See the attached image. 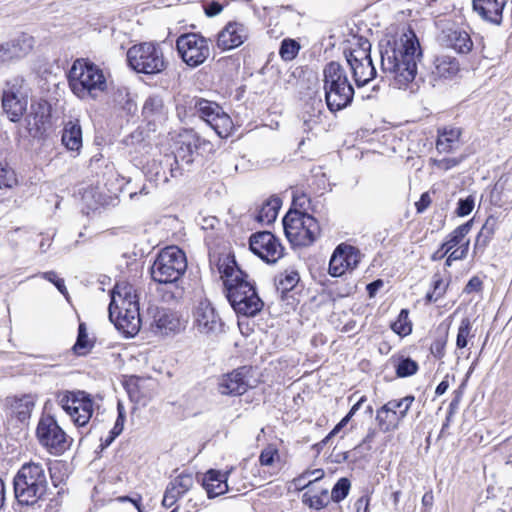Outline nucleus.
<instances>
[{
  "label": "nucleus",
  "instance_id": "6e6552de",
  "mask_svg": "<svg viewBox=\"0 0 512 512\" xmlns=\"http://www.w3.org/2000/svg\"><path fill=\"white\" fill-rule=\"evenodd\" d=\"M127 60L129 66L138 73L158 74L166 67L160 46L148 42L129 48Z\"/></svg>",
  "mask_w": 512,
  "mask_h": 512
},
{
  "label": "nucleus",
  "instance_id": "58836bf2",
  "mask_svg": "<svg viewBox=\"0 0 512 512\" xmlns=\"http://www.w3.org/2000/svg\"><path fill=\"white\" fill-rule=\"evenodd\" d=\"M497 228V219L490 216L486 219L476 239V246H485Z\"/></svg>",
  "mask_w": 512,
  "mask_h": 512
},
{
  "label": "nucleus",
  "instance_id": "7c9ffc66",
  "mask_svg": "<svg viewBox=\"0 0 512 512\" xmlns=\"http://www.w3.org/2000/svg\"><path fill=\"white\" fill-rule=\"evenodd\" d=\"M62 143L70 151H79L82 147V129L78 122L68 121L63 129Z\"/></svg>",
  "mask_w": 512,
  "mask_h": 512
},
{
  "label": "nucleus",
  "instance_id": "052dcab7",
  "mask_svg": "<svg viewBox=\"0 0 512 512\" xmlns=\"http://www.w3.org/2000/svg\"><path fill=\"white\" fill-rule=\"evenodd\" d=\"M222 10H223V6L219 2H216V1H212V2L206 3L204 5L205 14L208 17L217 16L218 14H220L222 12Z\"/></svg>",
  "mask_w": 512,
  "mask_h": 512
},
{
  "label": "nucleus",
  "instance_id": "f8f14e48",
  "mask_svg": "<svg viewBox=\"0 0 512 512\" xmlns=\"http://www.w3.org/2000/svg\"><path fill=\"white\" fill-rule=\"evenodd\" d=\"M177 51L189 67L203 64L210 56L209 40L199 33H185L176 40Z\"/></svg>",
  "mask_w": 512,
  "mask_h": 512
},
{
  "label": "nucleus",
  "instance_id": "5fc2aeb1",
  "mask_svg": "<svg viewBox=\"0 0 512 512\" xmlns=\"http://www.w3.org/2000/svg\"><path fill=\"white\" fill-rule=\"evenodd\" d=\"M117 412L118 416L115 421L114 427L110 430V434H113L114 436H119L124 428L126 413L125 408L121 402H118L117 404Z\"/></svg>",
  "mask_w": 512,
  "mask_h": 512
},
{
  "label": "nucleus",
  "instance_id": "cd10ccee",
  "mask_svg": "<svg viewBox=\"0 0 512 512\" xmlns=\"http://www.w3.org/2000/svg\"><path fill=\"white\" fill-rule=\"evenodd\" d=\"M227 473L222 474L217 470H209L203 477V487L209 498L224 494L228 490Z\"/></svg>",
  "mask_w": 512,
  "mask_h": 512
},
{
  "label": "nucleus",
  "instance_id": "0e129e2a",
  "mask_svg": "<svg viewBox=\"0 0 512 512\" xmlns=\"http://www.w3.org/2000/svg\"><path fill=\"white\" fill-rule=\"evenodd\" d=\"M482 287V281L478 277H472L465 286L464 291L466 293H472L479 291Z\"/></svg>",
  "mask_w": 512,
  "mask_h": 512
},
{
  "label": "nucleus",
  "instance_id": "393cba45",
  "mask_svg": "<svg viewBox=\"0 0 512 512\" xmlns=\"http://www.w3.org/2000/svg\"><path fill=\"white\" fill-rule=\"evenodd\" d=\"M507 0H473V9L482 19L500 25Z\"/></svg>",
  "mask_w": 512,
  "mask_h": 512
},
{
  "label": "nucleus",
  "instance_id": "a19ab883",
  "mask_svg": "<svg viewBox=\"0 0 512 512\" xmlns=\"http://www.w3.org/2000/svg\"><path fill=\"white\" fill-rule=\"evenodd\" d=\"M299 50V43L294 39L287 38L281 42L279 55L284 61H291L298 55Z\"/></svg>",
  "mask_w": 512,
  "mask_h": 512
},
{
  "label": "nucleus",
  "instance_id": "4c0bfd02",
  "mask_svg": "<svg viewBox=\"0 0 512 512\" xmlns=\"http://www.w3.org/2000/svg\"><path fill=\"white\" fill-rule=\"evenodd\" d=\"M94 342L89 339L85 323H80L78 327V336L76 343L73 346V350L77 355L87 354L92 347Z\"/></svg>",
  "mask_w": 512,
  "mask_h": 512
},
{
  "label": "nucleus",
  "instance_id": "412c9836",
  "mask_svg": "<svg viewBox=\"0 0 512 512\" xmlns=\"http://www.w3.org/2000/svg\"><path fill=\"white\" fill-rule=\"evenodd\" d=\"M201 138L193 132L181 136L179 145L174 155H165V164H191L194 161V154L199 148Z\"/></svg>",
  "mask_w": 512,
  "mask_h": 512
},
{
  "label": "nucleus",
  "instance_id": "f704fd0d",
  "mask_svg": "<svg viewBox=\"0 0 512 512\" xmlns=\"http://www.w3.org/2000/svg\"><path fill=\"white\" fill-rule=\"evenodd\" d=\"M281 207V200L278 197H271L260 208L256 219L263 224H270L275 221Z\"/></svg>",
  "mask_w": 512,
  "mask_h": 512
},
{
  "label": "nucleus",
  "instance_id": "5701e85b",
  "mask_svg": "<svg viewBox=\"0 0 512 512\" xmlns=\"http://www.w3.org/2000/svg\"><path fill=\"white\" fill-rule=\"evenodd\" d=\"M439 42L442 46L451 48L458 53H468L473 47L470 35L455 27L443 29L439 36Z\"/></svg>",
  "mask_w": 512,
  "mask_h": 512
},
{
  "label": "nucleus",
  "instance_id": "3c124183",
  "mask_svg": "<svg viewBox=\"0 0 512 512\" xmlns=\"http://www.w3.org/2000/svg\"><path fill=\"white\" fill-rule=\"evenodd\" d=\"M17 184V178L14 171L10 168H0V189L12 188Z\"/></svg>",
  "mask_w": 512,
  "mask_h": 512
},
{
  "label": "nucleus",
  "instance_id": "a878e982",
  "mask_svg": "<svg viewBox=\"0 0 512 512\" xmlns=\"http://www.w3.org/2000/svg\"><path fill=\"white\" fill-rule=\"evenodd\" d=\"M180 320L176 313L161 308L156 309L153 314V320L150 324L151 329L161 335H167L180 329Z\"/></svg>",
  "mask_w": 512,
  "mask_h": 512
},
{
  "label": "nucleus",
  "instance_id": "ddd939ff",
  "mask_svg": "<svg viewBox=\"0 0 512 512\" xmlns=\"http://www.w3.org/2000/svg\"><path fill=\"white\" fill-rule=\"evenodd\" d=\"M194 106L199 116L216 132L219 137L226 138L229 136L233 129V122L221 106L206 99L196 100Z\"/></svg>",
  "mask_w": 512,
  "mask_h": 512
},
{
  "label": "nucleus",
  "instance_id": "338daca9",
  "mask_svg": "<svg viewBox=\"0 0 512 512\" xmlns=\"http://www.w3.org/2000/svg\"><path fill=\"white\" fill-rule=\"evenodd\" d=\"M355 507H356V512H361V511L368 512L369 498L365 497V496L360 497L356 501Z\"/></svg>",
  "mask_w": 512,
  "mask_h": 512
},
{
  "label": "nucleus",
  "instance_id": "f03ea898",
  "mask_svg": "<svg viewBox=\"0 0 512 512\" xmlns=\"http://www.w3.org/2000/svg\"><path fill=\"white\" fill-rule=\"evenodd\" d=\"M218 270L224 281L227 299L235 312L246 317L257 315L264 303L254 285L248 281V275L237 266L234 257L220 258Z\"/></svg>",
  "mask_w": 512,
  "mask_h": 512
},
{
  "label": "nucleus",
  "instance_id": "c85d7f7f",
  "mask_svg": "<svg viewBox=\"0 0 512 512\" xmlns=\"http://www.w3.org/2000/svg\"><path fill=\"white\" fill-rule=\"evenodd\" d=\"M49 109L46 102L32 103L30 111L26 116L27 129L31 134H36L43 129L48 121Z\"/></svg>",
  "mask_w": 512,
  "mask_h": 512
},
{
  "label": "nucleus",
  "instance_id": "9b49d317",
  "mask_svg": "<svg viewBox=\"0 0 512 512\" xmlns=\"http://www.w3.org/2000/svg\"><path fill=\"white\" fill-rule=\"evenodd\" d=\"M57 402L77 426L86 425L92 417L93 401L84 391L61 392Z\"/></svg>",
  "mask_w": 512,
  "mask_h": 512
},
{
  "label": "nucleus",
  "instance_id": "1a4fd4ad",
  "mask_svg": "<svg viewBox=\"0 0 512 512\" xmlns=\"http://www.w3.org/2000/svg\"><path fill=\"white\" fill-rule=\"evenodd\" d=\"M371 43L360 38L356 47L345 52L347 63L357 87H364L376 77L371 58Z\"/></svg>",
  "mask_w": 512,
  "mask_h": 512
},
{
  "label": "nucleus",
  "instance_id": "e2e57ef3",
  "mask_svg": "<svg viewBox=\"0 0 512 512\" xmlns=\"http://www.w3.org/2000/svg\"><path fill=\"white\" fill-rule=\"evenodd\" d=\"M180 163L181 162H178V165L177 164H170V165H166L165 164V158L159 163V166H164V168L166 169V171L168 172L169 176L172 177V178H175L179 175H181V168H180Z\"/></svg>",
  "mask_w": 512,
  "mask_h": 512
},
{
  "label": "nucleus",
  "instance_id": "0eeeda50",
  "mask_svg": "<svg viewBox=\"0 0 512 512\" xmlns=\"http://www.w3.org/2000/svg\"><path fill=\"white\" fill-rule=\"evenodd\" d=\"M283 228L289 242L296 246H309L320 235L317 220L309 214L290 210L283 218Z\"/></svg>",
  "mask_w": 512,
  "mask_h": 512
},
{
  "label": "nucleus",
  "instance_id": "603ef678",
  "mask_svg": "<svg viewBox=\"0 0 512 512\" xmlns=\"http://www.w3.org/2000/svg\"><path fill=\"white\" fill-rule=\"evenodd\" d=\"M112 99L116 105L122 108H126V106L130 105L131 102L128 88L118 87L117 89H115L112 94Z\"/></svg>",
  "mask_w": 512,
  "mask_h": 512
},
{
  "label": "nucleus",
  "instance_id": "c9c22d12",
  "mask_svg": "<svg viewBox=\"0 0 512 512\" xmlns=\"http://www.w3.org/2000/svg\"><path fill=\"white\" fill-rule=\"evenodd\" d=\"M299 274L295 270L285 271L279 274L275 279V286L278 292L283 296L291 291L299 282Z\"/></svg>",
  "mask_w": 512,
  "mask_h": 512
},
{
  "label": "nucleus",
  "instance_id": "72a5a7b5",
  "mask_svg": "<svg viewBox=\"0 0 512 512\" xmlns=\"http://www.w3.org/2000/svg\"><path fill=\"white\" fill-rule=\"evenodd\" d=\"M460 130L457 128L444 129L438 136L436 149L439 153H449L459 144Z\"/></svg>",
  "mask_w": 512,
  "mask_h": 512
},
{
  "label": "nucleus",
  "instance_id": "de8ad7c7",
  "mask_svg": "<svg viewBox=\"0 0 512 512\" xmlns=\"http://www.w3.org/2000/svg\"><path fill=\"white\" fill-rule=\"evenodd\" d=\"M366 400L365 396H362L350 409L348 414L334 427V429L328 434L325 438L324 442H326L329 438L336 435L353 417V415L359 410L362 403Z\"/></svg>",
  "mask_w": 512,
  "mask_h": 512
},
{
  "label": "nucleus",
  "instance_id": "2f4dec72",
  "mask_svg": "<svg viewBox=\"0 0 512 512\" xmlns=\"http://www.w3.org/2000/svg\"><path fill=\"white\" fill-rule=\"evenodd\" d=\"M2 107L12 122H17L21 119L27 108V99L25 96L17 98L14 96L2 97Z\"/></svg>",
  "mask_w": 512,
  "mask_h": 512
},
{
  "label": "nucleus",
  "instance_id": "bb28decb",
  "mask_svg": "<svg viewBox=\"0 0 512 512\" xmlns=\"http://www.w3.org/2000/svg\"><path fill=\"white\" fill-rule=\"evenodd\" d=\"M132 308V310L116 312L112 321L118 330L130 337L136 335L141 326L139 307L133 306Z\"/></svg>",
  "mask_w": 512,
  "mask_h": 512
},
{
  "label": "nucleus",
  "instance_id": "bf43d9fd",
  "mask_svg": "<svg viewBox=\"0 0 512 512\" xmlns=\"http://www.w3.org/2000/svg\"><path fill=\"white\" fill-rule=\"evenodd\" d=\"M153 168L155 169L154 173V181L156 185L165 184L169 181V174L164 168V166H159V164H154Z\"/></svg>",
  "mask_w": 512,
  "mask_h": 512
},
{
  "label": "nucleus",
  "instance_id": "a211bd4d",
  "mask_svg": "<svg viewBox=\"0 0 512 512\" xmlns=\"http://www.w3.org/2000/svg\"><path fill=\"white\" fill-rule=\"evenodd\" d=\"M133 306L139 307L136 290L127 282H118L111 291L108 308L110 320L113 321L116 312L132 310Z\"/></svg>",
  "mask_w": 512,
  "mask_h": 512
},
{
  "label": "nucleus",
  "instance_id": "9d476101",
  "mask_svg": "<svg viewBox=\"0 0 512 512\" xmlns=\"http://www.w3.org/2000/svg\"><path fill=\"white\" fill-rule=\"evenodd\" d=\"M36 436L39 443L53 455H62L73 442V439L59 426L57 420L49 414H43L39 419Z\"/></svg>",
  "mask_w": 512,
  "mask_h": 512
},
{
  "label": "nucleus",
  "instance_id": "c756f323",
  "mask_svg": "<svg viewBox=\"0 0 512 512\" xmlns=\"http://www.w3.org/2000/svg\"><path fill=\"white\" fill-rule=\"evenodd\" d=\"M459 62L456 58L441 55L437 56L434 60V69L431 74L436 79H448L454 77L459 72Z\"/></svg>",
  "mask_w": 512,
  "mask_h": 512
},
{
  "label": "nucleus",
  "instance_id": "7ed1b4c3",
  "mask_svg": "<svg viewBox=\"0 0 512 512\" xmlns=\"http://www.w3.org/2000/svg\"><path fill=\"white\" fill-rule=\"evenodd\" d=\"M48 481L44 466L30 461L21 466L14 477L15 497L21 505H34L47 491Z\"/></svg>",
  "mask_w": 512,
  "mask_h": 512
},
{
  "label": "nucleus",
  "instance_id": "79ce46f5",
  "mask_svg": "<svg viewBox=\"0 0 512 512\" xmlns=\"http://www.w3.org/2000/svg\"><path fill=\"white\" fill-rule=\"evenodd\" d=\"M163 100L159 96H150L146 99L142 113L145 117H153L163 113Z\"/></svg>",
  "mask_w": 512,
  "mask_h": 512
},
{
  "label": "nucleus",
  "instance_id": "774afa93",
  "mask_svg": "<svg viewBox=\"0 0 512 512\" xmlns=\"http://www.w3.org/2000/svg\"><path fill=\"white\" fill-rule=\"evenodd\" d=\"M383 286V281L378 279L367 285V292L370 297H374L377 291Z\"/></svg>",
  "mask_w": 512,
  "mask_h": 512
},
{
  "label": "nucleus",
  "instance_id": "4468645a",
  "mask_svg": "<svg viewBox=\"0 0 512 512\" xmlns=\"http://www.w3.org/2000/svg\"><path fill=\"white\" fill-rule=\"evenodd\" d=\"M413 401L414 396L409 395L401 399L390 400L380 407L376 413L379 428L384 432L397 429L400 421L406 417Z\"/></svg>",
  "mask_w": 512,
  "mask_h": 512
},
{
  "label": "nucleus",
  "instance_id": "6e6d98bb",
  "mask_svg": "<svg viewBox=\"0 0 512 512\" xmlns=\"http://www.w3.org/2000/svg\"><path fill=\"white\" fill-rule=\"evenodd\" d=\"M474 208V198L472 196H468L465 199H460L458 201V206L456 209V213L458 216H467L469 215Z\"/></svg>",
  "mask_w": 512,
  "mask_h": 512
},
{
  "label": "nucleus",
  "instance_id": "f257e3e1",
  "mask_svg": "<svg viewBox=\"0 0 512 512\" xmlns=\"http://www.w3.org/2000/svg\"><path fill=\"white\" fill-rule=\"evenodd\" d=\"M381 71L401 89L411 83L422 58L419 40L413 30L386 35L379 43Z\"/></svg>",
  "mask_w": 512,
  "mask_h": 512
},
{
  "label": "nucleus",
  "instance_id": "473e14b6",
  "mask_svg": "<svg viewBox=\"0 0 512 512\" xmlns=\"http://www.w3.org/2000/svg\"><path fill=\"white\" fill-rule=\"evenodd\" d=\"M472 227V220L458 226L454 231H452L448 239L442 244L441 250L443 253L439 257H443L448 254L455 246L459 245V247L465 243V237L470 232Z\"/></svg>",
  "mask_w": 512,
  "mask_h": 512
},
{
  "label": "nucleus",
  "instance_id": "49530a36",
  "mask_svg": "<svg viewBox=\"0 0 512 512\" xmlns=\"http://www.w3.org/2000/svg\"><path fill=\"white\" fill-rule=\"evenodd\" d=\"M350 490V481L347 478H340L331 491V499L340 502L345 499Z\"/></svg>",
  "mask_w": 512,
  "mask_h": 512
},
{
  "label": "nucleus",
  "instance_id": "6ab92c4d",
  "mask_svg": "<svg viewBox=\"0 0 512 512\" xmlns=\"http://www.w3.org/2000/svg\"><path fill=\"white\" fill-rule=\"evenodd\" d=\"M249 37L248 27L241 22H228L217 34L216 45L223 51L241 46Z\"/></svg>",
  "mask_w": 512,
  "mask_h": 512
},
{
  "label": "nucleus",
  "instance_id": "09e8293b",
  "mask_svg": "<svg viewBox=\"0 0 512 512\" xmlns=\"http://www.w3.org/2000/svg\"><path fill=\"white\" fill-rule=\"evenodd\" d=\"M313 111V114H310L308 112L303 114V130L305 132L312 131L316 126H318L321 123V108H313Z\"/></svg>",
  "mask_w": 512,
  "mask_h": 512
},
{
  "label": "nucleus",
  "instance_id": "f3484780",
  "mask_svg": "<svg viewBox=\"0 0 512 512\" xmlns=\"http://www.w3.org/2000/svg\"><path fill=\"white\" fill-rule=\"evenodd\" d=\"M194 325L202 334H216L221 332L223 322L215 308L208 300L200 301L194 313Z\"/></svg>",
  "mask_w": 512,
  "mask_h": 512
},
{
  "label": "nucleus",
  "instance_id": "37998d69",
  "mask_svg": "<svg viewBox=\"0 0 512 512\" xmlns=\"http://www.w3.org/2000/svg\"><path fill=\"white\" fill-rule=\"evenodd\" d=\"M279 460V450L274 444L267 445L259 455V463L261 466L270 467Z\"/></svg>",
  "mask_w": 512,
  "mask_h": 512
},
{
  "label": "nucleus",
  "instance_id": "c03bdc74",
  "mask_svg": "<svg viewBox=\"0 0 512 512\" xmlns=\"http://www.w3.org/2000/svg\"><path fill=\"white\" fill-rule=\"evenodd\" d=\"M24 79L20 76L13 77L12 79L6 82V87L3 90L2 97H6L8 95L14 96L17 98H21V96H25L23 93Z\"/></svg>",
  "mask_w": 512,
  "mask_h": 512
},
{
  "label": "nucleus",
  "instance_id": "ea45409f",
  "mask_svg": "<svg viewBox=\"0 0 512 512\" xmlns=\"http://www.w3.org/2000/svg\"><path fill=\"white\" fill-rule=\"evenodd\" d=\"M391 329L399 336H407L411 333L412 326L408 320V310L400 311L397 320L391 324Z\"/></svg>",
  "mask_w": 512,
  "mask_h": 512
},
{
  "label": "nucleus",
  "instance_id": "b1692460",
  "mask_svg": "<svg viewBox=\"0 0 512 512\" xmlns=\"http://www.w3.org/2000/svg\"><path fill=\"white\" fill-rule=\"evenodd\" d=\"M193 485V475L190 473H181L168 484L162 501L163 505L166 507L173 506L181 496L193 487Z\"/></svg>",
  "mask_w": 512,
  "mask_h": 512
},
{
  "label": "nucleus",
  "instance_id": "aec40b11",
  "mask_svg": "<svg viewBox=\"0 0 512 512\" xmlns=\"http://www.w3.org/2000/svg\"><path fill=\"white\" fill-rule=\"evenodd\" d=\"M34 38L22 33L17 37L0 44V63H6L27 56L34 47Z\"/></svg>",
  "mask_w": 512,
  "mask_h": 512
},
{
  "label": "nucleus",
  "instance_id": "e433bc0d",
  "mask_svg": "<svg viewBox=\"0 0 512 512\" xmlns=\"http://www.w3.org/2000/svg\"><path fill=\"white\" fill-rule=\"evenodd\" d=\"M475 337L472 331V323L468 317L461 320L457 331L456 347L457 349H464L468 346L469 340Z\"/></svg>",
  "mask_w": 512,
  "mask_h": 512
},
{
  "label": "nucleus",
  "instance_id": "2eb2a0df",
  "mask_svg": "<svg viewBox=\"0 0 512 512\" xmlns=\"http://www.w3.org/2000/svg\"><path fill=\"white\" fill-rule=\"evenodd\" d=\"M249 245L251 251L267 263H275L283 256L284 248L279 240L268 231L253 234L250 237Z\"/></svg>",
  "mask_w": 512,
  "mask_h": 512
},
{
  "label": "nucleus",
  "instance_id": "864d4df0",
  "mask_svg": "<svg viewBox=\"0 0 512 512\" xmlns=\"http://www.w3.org/2000/svg\"><path fill=\"white\" fill-rule=\"evenodd\" d=\"M446 290V285L442 279L436 278L433 280V291L428 292L426 298L429 302H436L441 298Z\"/></svg>",
  "mask_w": 512,
  "mask_h": 512
},
{
  "label": "nucleus",
  "instance_id": "dca6fc26",
  "mask_svg": "<svg viewBox=\"0 0 512 512\" xmlns=\"http://www.w3.org/2000/svg\"><path fill=\"white\" fill-rule=\"evenodd\" d=\"M361 259L360 251L351 245L340 244L334 250L329 262V274L333 277L342 276L347 270L357 267Z\"/></svg>",
  "mask_w": 512,
  "mask_h": 512
},
{
  "label": "nucleus",
  "instance_id": "13d9d810",
  "mask_svg": "<svg viewBox=\"0 0 512 512\" xmlns=\"http://www.w3.org/2000/svg\"><path fill=\"white\" fill-rule=\"evenodd\" d=\"M304 502L308 504L311 508L320 510L327 506V504L329 503V498H323L322 496L319 495H313L306 499Z\"/></svg>",
  "mask_w": 512,
  "mask_h": 512
},
{
  "label": "nucleus",
  "instance_id": "4d7b16f0",
  "mask_svg": "<svg viewBox=\"0 0 512 512\" xmlns=\"http://www.w3.org/2000/svg\"><path fill=\"white\" fill-rule=\"evenodd\" d=\"M446 343H447L446 337L435 339L430 347V351H431L432 355L438 359H441L445 354Z\"/></svg>",
  "mask_w": 512,
  "mask_h": 512
},
{
  "label": "nucleus",
  "instance_id": "20e7f679",
  "mask_svg": "<svg viewBox=\"0 0 512 512\" xmlns=\"http://www.w3.org/2000/svg\"><path fill=\"white\" fill-rule=\"evenodd\" d=\"M68 82L71 91L80 99H94L98 92L106 89V78L102 69L82 58L73 62L68 72Z\"/></svg>",
  "mask_w": 512,
  "mask_h": 512
},
{
  "label": "nucleus",
  "instance_id": "8fccbe9b",
  "mask_svg": "<svg viewBox=\"0 0 512 512\" xmlns=\"http://www.w3.org/2000/svg\"><path fill=\"white\" fill-rule=\"evenodd\" d=\"M464 159V156L460 157H451V158H442V159H432V164L434 167L448 171L456 166H458Z\"/></svg>",
  "mask_w": 512,
  "mask_h": 512
},
{
  "label": "nucleus",
  "instance_id": "a18cd8bd",
  "mask_svg": "<svg viewBox=\"0 0 512 512\" xmlns=\"http://www.w3.org/2000/svg\"><path fill=\"white\" fill-rule=\"evenodd\" d=\"M418 371V364L411 358H401L396 365L398 377L405 378L414 375Z\"/></svg>",
  "mask_w": 512,
  "mask_h": 512
},
{
  "label": "nucleus",
  "instance_id": "4be33fe9",
  "mask_svg": "<svg viewBox=\"0 0 512 512\" xmlns=\"http://www.w3.org/2000/svg\"><path fill=\"white\" fill-rule=\"evenodd\" d=\"M250 369L243 366L231 373L223 375L219 380L218 391L222 395H242L248 387L247 375Z\"/></svg>",
  "mask_w": 512,
  "mask_h": 512
},
{
  "label": "nucleus",
  "instance_id": "680f3d73",
  "mask_svg": "<svg viewBox=\"0 0 512 512\" xmlns=\"http://www.w3.org/2000/svg\"><path fill=\"white\" fill-rule=\"evenodd\" d=\"M469 249V240H466L464 244H462L457 249L453 250L450 255V260H461L464 259L467 255Z\"/></svg>",
  "mask_w": 512,
  "mask_h": 512
},
{
  "label": "nucleus",
  "instance_id": "69168bd1",
  "mask_svg": "<svg viewBox=\"0 0 512 512\" xmlns=\"http://www.w3.org/2000/svg\"><path fill=\"white\" fill-rule=\"evenodd\" d=\"M431 199L428 193H423L420 200L415 203L418 213H422L430 205Z\"/></svg>",
  "mask_w": 512,
  "mask_h": 512
},
{
  "label": "nucleus",
  "instance_id": "39448f33",
  "mask_svg": "<svg viewBox=\"0 0 512 512\" xmlns=\"http://www.w3.org/2000/svg\"><path fill=\"white\" fill-rule=\"evenodd\" d=\"M325 100L331 112L349 106L354 97V88L344 67L335 61L329 62L323 70Z\"/></svg>",
  "mask_w": 512,
  "mask_h": 512
},
{
  "label": "nucleus",
  "instance_id": "423d86ee",
  "mask_svg": "<svg viewBox=\"0 0 512 512\" xmlns=\"http://www.w3.org/2000/svg\"><path fill=\"white\" fill-rule=\"evenodd\" d=\"M187 269L185 253L176 246L162 249L151 266V277L161 284H177Z\"/></svg>",
  "mask_w": 512,
  "mask_h": 512
}]
</instances>
